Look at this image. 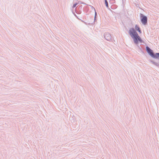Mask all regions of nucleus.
I'll return each instance as SVG.
<instances>
[{
    "label": "nucleus",
    "mask_w": 159,
    "mask_h": 159,
    "mask_svg": "<svg viewBox=\"0 0 159 159\" xmlns=\"http://www.w3.org/2000/svg\"><path fill=\"white\" fill-rule=\"evenodd\" d=\"M129 33L130 36L133 38L134 41L135 43H137L139 41L140 42L142 41L141 38L134 28L130 29Z\"/></svg>",
    "instance_id": "nucleus-1"
},
{
    "label": "nucleus",
    "mask_w": 159,
    "mask_h": 159,
    "mask_svg": "<svg viewBox=\"0 0 159 159\" xmlns=\"http://www.w3.org/2000/svg\"><path fill=\"white\" fill-rule=\"evenodd\" d=\"M146 50L148 53L152 57L156 58L159 57V53H156L155 54H154L153 51L148 46L146 47Z\"/></svg>",
    "instance_id": "nucleus-2"
},
{
    "label": "nucleus",
    "mask_w": 159,
    "mask_h": 159,
    "mask_svg": "<svg viewBox=\"0 0 159 159\" xmlns=\"http://www.w3.org/2000/svg\"><path fill=\"white\" fill-rule=\"evenodd\" d=\"M141 20L143 24L145 25L147 23V19L146 16H143Z\"/></svg>",
    "instance_id": "nucleus-3"
},
{
    "label": "nucleus",
    "mask_w": 159,
    "mask_h": 159,
    "mask_svg": "<svg viewBox=\"0 0 159 159\" xmlns=\"http://www.w3.org/2000/svg\"><path fill=\"white\" fill-rule=\"evenodd\" d=\"M135 29L136 30L138 31L139 32L140 34L141 33H142L140 29V28L139 27V26L138 25H135Z\"/></svg>",
    "instance_id": "nucleus-4"
},
{
    "label": "nucleus",
    "mask_w": 159,
    "mask_h": 159,
    "mask_svg": "<svg viewBox=\"0 0 159 159\" xmlns=\"http://www.w3.org/2000/svg\"><path fill=\"white\" fill-rule=\"evenodd\" d=\"M105 38L108 40L110 39V35L109 34H106L105 36Z\"/></svg>",
    "instance_id": "nucleus-5"
},
{
    "label": "nucleus",
    "mask_w": 159,
    "mask_h": 159,
    "mask_svg": "<svg viewBox=\"0 0 159 159\" xmlns=\"http://www.w3.org/2000/svg\"><path fill=\"white\" fill-rule=\"evenodd\" d=\"M105 4H106V6L108 7V3L107 1V0H105Z\"/></svg>",
    "instance_id": "nucleus-6"
},
{
    "label": "nucleus",
    "mask_w": 159,
    "mask_h": 159,
    "mask_svg": "<svg viewBox=\"0 0 159 159\" xmlns=\"http://www.w3.org/2000/svg\"><path fill=\"white\" fill-rule=\"evenodd\" d=\"M77 3L74 4L73 5V7L74 8V7H76V5H77Z\"/></svg>",
    "instance_id": "nucleus-7"
}]
</instances>
